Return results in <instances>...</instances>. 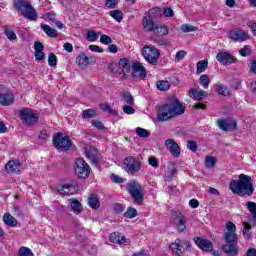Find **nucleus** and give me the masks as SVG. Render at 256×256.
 Here are the masks:
<instances>
[{"label":"nucleus","instance_id":"1","mask_svg":"<svg viewBox=\"0 0 256 256\" xmlns=\"http://www.w3.org/2000/svg\"><path fill=\"white\" fill-rule=\"evenodd\" d=\"M185 113V107L179 102L177 98H171L167 103L161 105L158 109L157 119L158 121H169L173 117H179Z\"/></svg>","mask_w":256,"mask_h":256},{"label":"nucleus","instance_id":"2","mask_svg":"<svg viewBox=\"0 0 256 256\" xmlns=\"http://www.w3.org/2000/svg\"><path fill=\"white\" fill-rule=\"evenodd\" d=\"M229 189L234 195L239 197H251L255 191L253 179L249 175L240 174L238 180H233L229 184Z\"/></svg>","mask_w":256,"mask_h":256},{"label":"nucleus","instance_id":"3","mask_svg":"<svg viewBox=\"0 0 256 256\" xmlns=\"http://www.w3.org/2000/svg\"><path fill=\"white\" fill-rule=\"evenodd\" d=\"M237 226L231 221L226 223V232L224 233L223 239L226 244L222 246V251L228 256L239 255V249L237 248Z\"/></svg>","mask_w":256,"mask_h":256},{"label":"nucleus","instance_id":"4","mask_svg":"<svg viewBox=\"0 0 256 256\" xmlns=\"http://www.w3.org/2000/svg\"><path fill=\"white\" fill-rule=\"evenodd\" d=\"M14 7L18 10L24 19L29 21H37V10L28 0H14Z\"/></svg>","mask_w":256,"mask_h":256},{"label":"nucleus","instance_id":"5","mask_svg":"<svg viewBox=\"0 0 256 256\" xmlns=\"http://www.w3.org/2000/svg\"><path fill=\"white\" fill-rule=\"evenodd\" d=\"M126 189L131 195L134 203L141 205L145 197V188H143L137 180H131L126 184Z\"/></svg>","mask_w":256,"mask_h":256},{"label":"nucleus","instance_id":"6","mask_svg":"<svg viewBox=\"0 0 256 256\" xmlns=\"http://www.w3.org/2000/svg\"><path fill=\"white\" fill-rule=\"evenodd\" d=\"M19 117L26 127H33L39 123V113L31 108H24L19 111Z\"/></svg>","mask_w":256,"mask_h":256},{"label":"nucleus","instance_id":"7","mask_svg":"<svg viewBox=\"0 0 256 256\" xmlns=\"http://www.w3.org/2000/svg\"><path fill=\"white\" fill-rule=\"evenodd\" d=\"M140 169H142V164L139 158L128 156L124 159V171L128 175H135V173H139Z\"/></svg>","mask_w":256,"mask_h":256},{"label":"nucleus","instance_id":"8","mask_svg":"<svg viewBox=\"0 0 256 256\" xmlns=\"http://www.w3.org/2000/svg\"><path fill=\"white\" fill-rule=\"evenodd\" d=\"M74 170L80 179H87L91 175V167H89V164L83 158L76 159Z\"/></svg>","mask_w":256,"mask_h":256},{"label":"nucleus","instance_id":"9","mask_svg":"<svg viewBox=\"0 0 256 256\" xmlns=\"http://www.w3.org/2000/svg\"><path fill=\"white\" fill-rule=\"evenodd\" d=\"M144 59L150 63V65H157L161 53L154 46H145L142 50Z\"/></svg>","mask_w":256,"mask_h":256},{"label":"nucleus","instance_id":"10","mask_svg":"<svg viewBox=\"0 0 256 256\" xmlns=\"http://www.w3.org/2000/svg\"><path fill=\"white\" fill-rule=\"evenodd\" d=\"M228 37L232 41H235V43H243L244 41H249V39H251V36L241 28L230 30Z\"/></svg>","mask_w":256,"mask_h":256},{"label":"nucleus","instance_id":"11","mask_svg":"<svg viewBox=\"0 0 256 256\" xmlns=\"http://www.w3.org/2000/svg\"><path fill=\"white\" fill-rule=\"evenodd\" d=\"M53 145L59 151H69L71 149V140L69 137H62L61 134H56L53 137Z\"/></svg>","mask_w":256,"mask_h":256},{"label":"nucleus","instance_id":"12","mask_svg":"<svg viewBox=\"0 0 256 256\" xmlns=\"http://www.w3.org/2000/svg\"><path fill=\"white\" fill-rule=\"evenodd\" d=\"M217 125L222 131H237V120L233 118L223 119L220 118L217 120Z\"/></svg>","mask_w":256,"mask_h":256},{"label":"nucleus","instance_id":"13","mask_svg":"<svg viewBox=\"0 0 256 256\" xmlns=\"http://www.w3.org/2000/svg\"><path fill=\"white\" fill-rule=\"evenodd\" d=\"M173 223L176 225L178 231L183 232L185 229H187V226L185 225L187 223V219L181 213L180 211L174 212L172 214Z\"/></svg>","mask_w":256,"mask_h":256},{"label":"nucleus","instance_id":"14","mask_svg":"<svg viewBox=\"0 0 256 256\" xmlns=\"http://www.w3.org/2000/svg\"><path fill=\"white\" fill-rule=\"evenodd\" d=\"M79 187L76 182H72L70 184H64L62 186L57 187V191L60 195H75L77 193Z\"/></svg>","mask_w":256,"mask_h":256},{"label":"nucleus","instance_id":"15","mask_svg":"<svg viewBox=\"0 0 256 256\" xmlns=\"http://www.w3.org/2000/svg\"><path fill=\"white\" fill-rule=\"evenodd\" d=\"M165 147L168 149L172 157H180L181 156V147L174 139H167L165 141Z\"/></svg>","mask_w":256,"mask_h":256},{"label":"nucleus","instance_id":"16","mask_svg":"<svg viewBox=\"0 0 256 256\" xmlns=\"http://www.w3.org/2000/svg\"><path fill=\"white\" fill-rule=\"evenodd\" d=\"M84 153L88 159L91 160V163L97 167L99 165V161H101V154L99 151L93 147H86L84 149Z\"/></svg>","mask_w":256,"mask_h":256},{"label":"nucleus","instance_id":"17","mask_svg":"<svg viewBox=\"0 0 256 256\" xmlns=\"http://www.w3.org/2000/svg\"><path fill=\"white\" fill-rule=\"evenodd\" d=\"M194 243H196L197 247L202 251H213V242L211 240L205 239L203 237H195Z\"/></svg>","mask_w":256,"mask_h":256},{"label":"nucleus","instance_id":"18","mask_svg":"<svg viewBox=\"0 0 256 256\" xmlns=\"http://www.w3.org/2000/svg\"><path fill=\"white\" fill-rule=\"evenodd\" d=\"M5 169L7 173H21L23 171V164L19 160H10L5 165Z\"/></svg>","mask_w":256,"mask_h":256},{"label":"nucleus","instance_id":"19","mask_svg":"<svg viewBox=\"0 0 256 256\" xmlns=\"http://www.w3.org/2000/svg\"><path fill=\"white\" fill-rule=\"evenodd\" d=\"M132 75L136 79H144V77H147V70H145L141 63L135 62L132 65Z\"/></svg>","mask_w":256,"mask_h":256},{"label":"nucleus","instance_id":"20","mask_svg":"<svg viewBox=\"0 0 256 256\" xmlns=\"http://www.w3.org/2000/svg\"><path fill=\"white\" fill-rule=\"evenodd\" d=\"M217 61L221 63L222 65H231L232 63H235V57L233 55L227 53V52H218L216 55Z\"/></svg>","mask_w":256,"mask_h":256},{"label":"nucleus","instance_id":"21","mask_svg":"<svg viewBox=\"0 0 256 256\" xmlns=\"http://www.w3.org/2000/svg\"><path fill=\"white\" fill-rule=\"evenodd\" d=\"M109 240L111 243H117V245H127V238L119 232L110 234Z\"/></svg>","mask_w":256,"mask_h":256},{"label":"nucleus","instance_id":"22","mask_svg":"<svg viewBox=\"0 0 256 256\" xmlns=\"http://www.w3.org/2000/svg\"><path fill=\"white\" fill-rule=\"evenodd\" d=\"M170 249L173 255L181 256L183 255V241L181 239H176L174 243L170 245Z\"/></svg>","mask_w":256,"mask_h":256},{"label":"nucleus","instance_id":"23","mask_svg":"<svg viewBox=\"0 0 256 256\" xmlns=\"http://www.w3.org/2000/svg\"><path fill=\"white\" fill-rule=\"evenodd\" d=\"M15 101V97L13 96V94L6 92V93H1L0 92V103L1 105H4L5 107L9 106V105H13Z\"/></svg>","mask_w":256,"mask_h":256},{"label":"nucleus","instance_id":"24","mask_svg":"<svg viewBox=\"0 0 256 256\" xmlns=\"http://www.w3.org/2000/svg\"><path fill=\"white\" fill-rule=\"evenodd\" d=\"M189 97L194 101H203L205 98V91L202 89L192 88L189 90Z\"/></svg>","mask_w":256,"mask_h":256},{"label":"nucleus","instance_id":"25","mask_svg":"<svg viewBox=\"0 0 256 256\" xmlns=\"http://www.w3.org/2000/svg\"><path fill=\"white\" fill-rule=\"evenodd\" d=\"M91 59H93V57L86 56L85 52H82L77 56L76 63L79 67H87V65L91 63Z\"/></svg>","mask_w":256,"mask_h":256},{"label":"nucleus","instance_id":"26","mask_svg":"<svg viewBox=\"0 0 256 256\" xmlns=\"http://www.w3.org/2000/svg\"><path fill=\"white\" fill-rule=\"evenodd\" d=\"M142 25L146 31H154L156 27L155 22H153L151 19V16H144Z\"/></svg>","mask_w":256,"mask_h":256},{"label":"nucleus","instance_id":"27","mask_svg":"<svg viewBox=\"0 0 256 256\" xmlns=\"http://www.w3.org/2000/svg\"><path fill=\"white\" fill-rule=\"evenodd\" d=\"M70 207L71 211L75 213L76 215H79L83 211V206L81 205V202L77 199H71L70 200Z\"/></svg>","mask_w":256,"mask_h":256},{"label":"nucleus","instance_id":"28","mask_svg":"<svg viewBox=\"0 0 256 256\" xmlns=\"http://www.w3.org/2000/svg\"><path fill=\"white\" fill-rule=\"evenodd\" d=\"M41 29L44 31V33H46V35H48V37H58V33L57 30L51 28V26L47 25V24H41Z\"/></svg>","mask_w":256,"mask_h":256},{"label":"nucleus","instance_id":"29","mask_svg":"<svg viewBox=\"0 0 256 256\" xmlns=\"http://www.w3.org/2000/svg\"><path fill=\"white\" fill-rule=\"evenodd\" d=\"M88 205L91 209H99L101 203L99 202V198L95 194H91L88 198Z\"/></svg>","mask_w":256,"mask_h":256},{"label":"nucleus","instance_id":"30","mask_svg":"<svg viewBox=\"0 0 256 256\" xmlns=\"http://www.w3.org/2000/svg\"><path fill=\"white\" fill-rule=\"evenodd\" d=\"M118 67L122 69V71H126V73H128L131 69V62H129V59L127 58H121L118 62Z\"/></svg>","mask_w":256,"mask_h":256},{"label":"nucleus","instance_id":"31","mask_svg":"<svg viewBox=\"0 0 256 256\" xmlns=\"http://www.w3.org/2000/svg\"><path fill=\"white\" fill-rule=\"evenodd\" d=\"M153 31L156 33V35L165 36L169 34V28H167V26L163 24L156 25Z\"/></svg>","mask_w":256,"mask_h":256},{"label":"nucleus","instance_id":"32","mask_svg":"<svg viewBox=\"0 0 256 256\" xmlns=\"http://www.w3.org/2000/svg\"><path fill=\"white\" fill-rule=\"evenodd\" d=\"M3 220L9 227H15L17 225V219L9 213L4 214Z\"/></svg>","mask_w":256,"mask_h":256},{"label":"nucleus","instance_id":"33","mask_svg":"<svg viewBox=\"0 0 256 256\" xmlns=\"http://www.w3.org/2000/svg\"><path fill=\"white\" fill-rule=\"evenodd\" d=\"M216 91L218 95H222L223 97H227L230 94L229 88L223 84H217Z\"/></svg>","mask_w":256,"mask_h":256},{"label":"nucleus","instance_id":"34","mask_svg":"<svg viewBox=\"0 0 256 256\" xmlns=\"http://www.w3.org/2000/svg\"><path fill=\"white\" fill-rule=\"evenodd\" d=\"M207 67H209V60L204 59L197 63V73H205L207 71Z\"/></svg>","mask_w":256,"mask_h":256},{"label":"nucleus","instance_id":"35","mask_svg":"<svg viewBox=\"0 0 256 256\" xmlns=\"http://www.w3.org/2000/svg\"><path fill=\"white\" fill-rule=\"evenodd\" d=\"M112 19L117 21V23H121L123 21V12L120 10H112L108 13Z\"/></svg>","mask_w":256,"mask_h":256},{"label":"nucleus","instance_id":"36","mask_svg":"<svg viewBox=\"0 0 256 256\" xmlns=\"http://www.w3.org/2000/svg\"><path fill=\"white\" fill-rule=\"evenodd\" d=\"M200 85L203 86V89H209V85L211 83V78L207 76V74H203L199 78Z\"/></svg>","mask_w":256,"mask_h":256},{"label":"nucleus","instance_id":"37","mask_svg":"<svg viewBox=\"0 0 256 256\" xmlns=\"http://www.w3.org/2000/svg\"><path fill=\"white\" fill-rule=\"evenodd\" d=\"M243 235L246 239H251L253 232H251V225L247 222H243Z\"/></svg>","mask_w":256,"mask_h":256},{"label":"nucleus","instance_id":"38","mask_svg":"<svg viewBox=\"0 0 256 256\" xmlns=\"http://www.w3.org/2000/svg\"><path fill=\"white\" fill-rule=\"evenodd\" d=\"M170 87L171 83H169V81L161 80L157 82V89H159V91H168Z\"/></svg>","mask_w":256,"mask_h":256},{"label":"nucleus","instance_id":"39","mask_svg":"<svg viewBox=\"0 0 256 256\" xmlns=\"http://www.w3.org/2000/svg\"><path fill=\"white\" fill-rule=\"evenodd\" d=\"M86 39L90 43H94V41L99 39V35L97 34V32H95V30H88V32L86 34Z\"/></svg>","mask_w":256,"mask_h":256},{"label":"nucleus","instance_id":"40","mask_svg":"<svg viewBox=\"0 0 256 256\" xmlns=\"http://www.w3.org/2000/svg\"><path fill=\"white\" fill-rule=\"evenodd\" d=\"M197 29V27L190 24H182L180 27V31H182V33H193V31H197Z\"/></svg>","mask_w":256,"mask_h":256},{"label":"nucleus","instance_id":"41","mask_svg":"<svg viewBox=\"0 0 256 256\" xmlns=\"http://www.w3.org/2000/svg\"><path fill=\"white\" fill-rule=\"evenodd\" d=\"M4 34L6 35L7 39H9V41H17V34H15V31L9 28H5Z\"/></svg>","mask_w":256,"mask_h":256},{"label":"nucleus","instance_id":"42","mask_svg":"<svg viewBox=\"0 0 256 256\" xmlns=\"http://www.w3.org/2000/svg\"><path fill=\"white\" fill-rule=\"evenodd\" d=\"M136 135H138V137H141L142 139H147V137H149V131L145 128L137 127Z\"/></svg>","mask_w":256,"mask_h":256},{"label":"nucleus","instance_id":"43","mask_svg":"<svg viewBox=\"0 0 256 256\" xmlns=\"http://www.w3.org/2000/svg\"><path fill=\"white\" fill-rule=\"evenodd\" d=\"M18 256H34V254L28 247L22 246L18 251Z\"/></svg>","mask_w":256,"mask_h":256},{"label":"nucleus","instance_id":"44","mask_svg":"<svg viewBox=\"0 0 256 256\" xmlns=\"http://www.w3.org/2000/svg\"><path fill=\"white\" fill-rule=\"evenodd\" d=\"M246 209H248V211H250L252 217L256 218V203L255 202L248 201L246 203Z\"/></svg>","mask_w":256,"mask_h":256},{"label":"nucleus","instance_id":"45","mask_svg":"<svg viewBox=\"0 0 256 256\" xmlns=\"http://www.w3.org/2000/svg\"><path fill=\"white\" fill-rule=\"evenodd\" d=\"M124 217L126 219H135V217H137V210L134 208H128L124 213Z\"/></svg>","mask_w":256,"mask_h":256},{"label":"nucleus","instance_id":"46","mask_svg":"<svg viewBox=\"0 0 256 256\" xmlns=\"http://www.w3.org/2000/svg\"><path fill=\"white\" fill-rule=\"evenodd\" d=\"M95 115H96V112L93 109H86L82 112L83 119H93Z\"/></svg>","mask_w":256,"mask_h":256},{"label":"nucleus","instance_id":"47","mask_svg":"<svg viewBox=\"0 0 256 256\" xmlns=\"http://www.w3.org/2000/svg\"><path fill=\"white\" fill-rule=\"evenodd\" d=\"M122 101L124 103H127L128 105H133V95H131L129 92H124L122 96Z\"/></svg>","mask_w":256,"mask_h":256},{"label":"nucleus","instance_id":"48","mask_svg":"<svg viewBox=\"0 0 256 256\" xmlns=\"http://www.w3.org/2000/svg\"><path fill=\"white\" fill-rule=\"evenodd\" d=\"M241 57H248L251 55V46L245 45L242 49L239 50Z\"/></svg>","mask_w":256,"mask_h":256},{"label":"nucleus","instance_id":"49","mask_svg":"<svg viewBox=\"0 0 256 256\" xmlns=\"http://www.w3.org/2000/svg\"><path fill=\"white\" fill-rule=\"evenodd\" d=\"M215 163H216L215 157L207 156L205 158V165L206 167H208V169H211V167H215Z\"/></svg>","mask_w":256,"mask_h":256},{"label":"nucleus","instance_id":"50","mask_svg":"<svg viewBox=\"0 0 256 256\" xmlns=\"http://www.w3.org/2000/svg\"><path fill=\"white\" fill-rule=\"evenodd\" d=\"M100 43H102V45H111V43H113V39H111L110 36L103 34L100 37Z\"/></svg>","mask_w":256,"mask_h":256},{"label":"nucleus","instance_id":"51","mask_svg":"<svg viewBox=\"0 0 256 256\" xmlns=\"http://www.w3.org/2000/svg\"><path fill=\"white\" fill-rule=\"evenodd\" d=\"M48 65H50V67H55V65H57V56H55V54L53 53L49 54Z\"/></svg>","mask_w":256,"mask_h":256},{"label":"nucleus","instance_id":"52","mask_svg":"<svg viewBox=\"0 0 256 256\" xmlns=\"http://www.w3.org/2000/svg\"><path fill=\"white\" fill-rule=\"evenodd\" d=\"M105 7H106V9H116L117 8V0H106Z\"/></svg>","mask_w":256,"mask_h":256},{"label":"nucleus","instance_id":"53","mask_svg":"<svg viewBox=\"0 0 256 256\" xmlns=\"http://www.w3.org/2000/svg\"><path fill=\"white\" fill-rule=\"evenodd\" d=\"M187 149L195 153L197 151V142L193 140L188 141Z\"/></svg>","mask_w":256,"mask_h":256},{"label":"nucleus","instance_id":"54","mask_svg":"<svg viewBox=\"0 0 256 256\" xmlns=\"http://www.w3.org/2000/svg\"><path fill=\"white\" fill-rule=\"evenodd\" d=\"M148 163L149 165H151V167H154V169H157V167H159V161L153 156L148 158Z\"/></svg>","mask_w":256,"mask_h":256},{"label":"nucleus","instance_id":"55","mask_svg":"<svg viewBox=\"0 0 256 256\" xmlns=\"http://www.w3.org/2000/svg\"><path fill=\"white\" fill-rule=\"evenodd\" d=\"M92 125L96 129H99L100 131H103V129H105V126H103V123L99 120H92Z\"/></svg>","mask_w":256,"mask_h":256},{"label":"nucleus","instance_id":"56","mask_svg":"<svg viewBox=\"0 0 256 256\" xmlns=\"http://www.w3.org/2000/svg\"><path fill=\"white\" fill-rule=\"evenodd\" d=\"M89 49H90V51H93V53H105V50H103V48H101L97 45H90Z\"/></svg>","mask_w":256,"mask_h":256},{"label":"nucleus","instance_id":"57","mask_svg":"<svg viewBox=\"0 0 256 256\" xmlns=\"http://www.w3.org/2000/svg\"><path fill=\"white\" fill-rule=\"evenodd\" d=\"M44 21H51L52 23H54L57 19H55V14H44L43 17Z\"/></svg>","mask_w":256,"mask_h":256},{"label":"nucleus","instance_id":"58","mask_svg":"<svg viewBox=\"0 0 256 256\" xmlns=\"http://www.w3.org/2000/svg\"><path fill=\"white\" fill-rule=\"evenodd\" d=\"M163 14H164L166 17H174V16H175V12H174L173 9L170 8V7L164 8V9H163Z\"/></svg>","mask_w":256,"mask_h":256},{"label":"nucleus","instance_id":"59","mask_svg":"<svg viewBox=\"0 0 256 256\" xmlns=\"http://www.w3.org/2000/svg\"><path fill=\"white\" fill-rule=\"evenodd\" d=\"M100 109H102V111H106V113H109L110 115H113V109H111L109 104H101Z\"/></svg>","mask_w":256,"mask_h":256},{"label":"nucleus","instance_id":"60","mask_svg":"<svg viewBox=\"0 0 256 256\" xmlns=\"http://www.w3.org/2000/svg\"><path fill=\"white\" fill-rule=\"evenodd\" d=\"M123 112L126 113V115H133L135 113V109L131 106H123Z\"/></svg>","mask_w":256,"mask_h":256},{"label":"nucleus","instance_id":"61","mask_svg":"<svg viewBox=\"0 0 256 256\" xmlns=\"http://www.w3.org/2000/svg\"><path fill=\"white\" fill-rule=\"evenodd\" d=\"M187 56V51H185V50H181V51H178L177 53H176V59H177V61H182V59L184 58V57H186Z\"/></svg>","mask_w":256,"mask_h":256},{"label":"nucleus","instance_id":"62","mask_svg":"<svg viewBox=\"0 0 256 256\" xmlns=\"http://www.w3.org/2000/svg\"><path fill=\"white\" fill-rule=\"evenodd\" d=\"M247 27L251 29L253 35L256 37V22H253V21L248 22Z\"/></svg>","mask_w":256,"mask_h":256},{"label":"nucleus","instance_id":"63","mask_svg":"<svg viewBox=\"0 0 256 256\" xmlns=\"http://www.w3.org/2000/svg\"><path fill=\"white\" fill-rule=\"evenodd\" d=\"M111 180L113 183H123V178L115 174L111 175Z\"/></svg>","mask_w":256,"mask_h":256},{"label":"nucleus","instance_id":"64","mask_svg":"<svg viewBox=\"0 0 256 256\" xmlns=\"http://www.w3.org/2000/svg\"><path fill=\"white\" fill-rule=\"evenodd\" d=\"M249 69H250L251 73H254V75H256V61L255 60L250 61Z\"/></svg>","mask_w":256,"mask_h":256}]
</instances>
